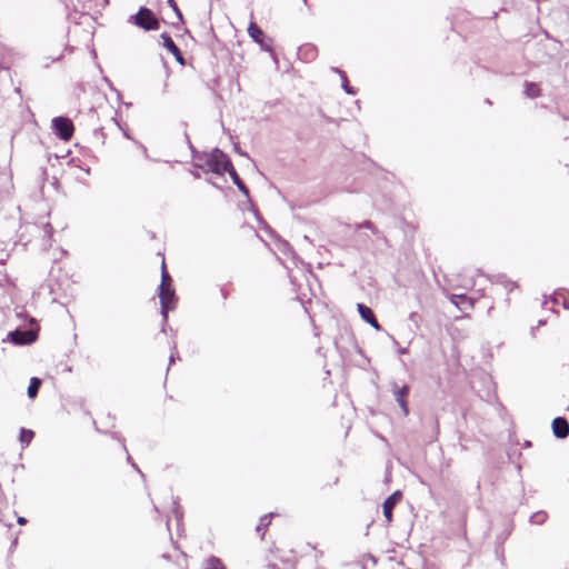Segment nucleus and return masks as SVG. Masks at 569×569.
I'll return each mask as SVG.
<instances>
[{"label": "nucleus", "mask_w": 569, "mask_h": 569, "mask_svg": "<svg viewBox=\"0 0 569 569\" xmlns=\"http://www.w3.org/2000/svg\"><path fill=\"white\" fill-rule=\"evenodd\" d=\"M401 498V493L396 491L390 497H388L383 502V516L387 522H391L392 520V509L398 503Z\"/></svg>", "instance_id": "nucleus-8"}, {"label": "nucleus", "mask_w": 569, "mask_h": 569, "mask_svg": "<svg viewBox=\"0 0 569 569\" xmlns=\"http://www.w3.org/2000/svg\"><path fill=\"white\" fill-rule=\"evenodd\" d=\"M409 393L408 386H403L401 388L395 387V397L396 401L399 403L400 408L402 409L403 413L407 416L409 412L408 405L406 401V397Z\"/></svg>", "instance_id": "nucleus-11"}, {"label": "nucleus", "mask_w": 569, "mask_h": 569, "mask_svg": "<svg viewBox=\"0 0 569 569\" xmlns=\"http://www.w3.org/2000/svg\"><path fill=\"white\" fill-rule=\"evenodd\" d=\"M568 410H569V406H568Z\"/></svg>", "instance_id": "nucleus-31"}, {"label": "nucleus", "mask_w": 569, "mask_h": 569, "mask_svg": "<svg viewBox=\"0 0 569 569\" xmlns=\"http://www.w3.org/2000/svg\"><path fill=\"white\" fill-rule=\"evenodd\" d=\"M128 23L133 24L144 31L158 30L160 28L158 18L150 9L146 7H141L136 14H131L128 18Z\"/></svg>", "instance_id": "nucleus-2"}, {"label": "nucleus", "mask_w": 569, "mask_h": 569, "mask_svg": "<svg viewBox=\"0 0 569 569\" xmlns=\"http://www.w3.org/2000/svg\"><path fill=\"white\" fill-rule=\"evenodd\" d=\"M272 516H273V513H269V515H266L260 518L259 525L257 526L256 530L258 533L261 535V537L264 536V531L268 528V526L270 525Z\"/></svg>", "instance_id": "nucleus-17"}, {"label": "nucleus", "mask_w": 569, "mask_h": 569, "mask_svg": "<svg viewBox=\"0 0 569 569\" xmlns=\"http://www.w3.org/2000/svg\"><path fill=\"white\" fill-rule=\"evenodd\" d=\"M551 300L555 305L561 303L565 309H569V299L566 297L565 291L555 292Z\"/></svg>", "instance_id": "nucleus-16"}, {"label": "nucleus", "mask_w": 569, "mask_h": 569, "mask_svg": "<svg viewBox=\"0 0 569 569\" xmlns=\"http://www.w3.org/2000/svg\"><path fill=\"white\" fill-rule=\"evenodd\" d=\"M127 461L131 463V466L143 477V473L140 471V469L137 467V465L132 461L131 456L127 457Z\"/></svg>", "instance_id": "nucleus-27"}, {"label": "nucleus", "mask_w": 569, "mask_h": 569, "mask_svg": "<svg viewBox=\"0 0 569 569\" xmlns=\"http://www.w3.org/2000/svg\"><path fill=\"white\" fill-rule=\"evenodd\" d=\"M342 79V88L348 94H355L353 89L348 84L347 77L343 71L337 70Z\"/></svg>", "instance_id": "nucleus-24"}, {"label": "nucleus", "mask_w": 569, "mask_h": 569, "mask_svg": "<svg viewBox=\"0 0 569 569\" xmlns=\"http://www.w3.org/2000/svg\"><path fill=\"white\" fill-rule=\"evenodd\" d=\"M362 227H365V228H371V227H372V224H371V222H370V221H366V222L362 224Z\"/></svg>", "instance_id": "nucleus-30"}, {"label": "nucleus", "mask_w": 569, "mask_h": 569, "mask_svg": "<svg viewBox=\"0 0 569 569\" xmlns=\"http://www.w3.org/2000/svg\"><path fill=\"white\" fill-rule=\"evenodd\" d=\"M206 569H224L222 561L217 557L208 558Z\"/></svg>", "instance_id": "nucleus-20"}, {"label": "nucleus", "mask_w": 569, "mask_h": 569, "mask_svg": "<svg viewBox=\"0 0 569 569\" xmlns=\"http://www.w3.org/2000/svg\"><path fill=\"white\" fill-rule=\"evenodd\" d=\"M547 520V513L545 511H537L530 517V522L533 525H542Z\"/></svg>", "instance_id": "nucleus-22"}, {"label": "nucleus", "mask_w": 569, "mask_h": 569, "mask_svg": "<svg viewBox=\"0 0 569 569\" xmlns=\"http://www.w3.org/2000/svg\"><path fill=\"white\" fill-rule=\"evenodd\" d=\"M232 179L233 183L238 187V189L246 196L249 197V190L246 187V184L241 181L239 178L237 171L234 170L233 166L229 167V170L227 171Z\"/></svg>", "instance_id": "nucleus-13"}, {"label": "nucleus", "mask_w": 569, "mask_h": 569, "mask_svg": "<svg viewBox=\"0 0 569 569\" xmlns=\"http://www.w3.org/2000/svg\"><path fill=\"white\" fill-rule=\"evenodd\" d=\"M248 33L249 36L261 46L262 49L270 51V48L263 43V32L262 30L256 24V22L251 21L248 27Z\"/></svg>", "instance_id": "nucleus-10"}, {"label": "nucleus", "mask_w": 569, "mask_h": 569, "mask_svg": "<svg viewBox=\"0 0 569 569\" xmlns=\"http://www.w3.org/2000/svg\"><path fill=\"white\" fill-rule=\"evenodd\" d=\"M26 522H27L26 518H23V517H19L18 518V523L19 525H24Z\"/></svg>", "instance_id": "nucleus-29"}, {"label": "nucleus", "mask_w": 569, "mask_h": 569, "mask_svg": "<svg viewBox=\"0 0 569 569\" xmlns=\"http://www.w3.org/2000/svg\"><path fill=\"white\" fill-rule=\"evenodd\" d=\"M450 301L462 311L469 310L473 307L471 298L466 295H451Z\"/></svg>", "instance_id": "nucleus-12"}, {"label": "nucleus", "mask_w": 569, "mask_h": 569, "mask_svg": "<svg viewBox=\"0 0 569 569\" xmlns=\"http://www.w3.org/2000/svg\"><path fill=\"white\" fill-rule=\"evenodd\" d=\"M37 338L32 330H14L8 335V339L16 345H29Z\"/></svg>", "instance_id": "nucleus-5"}, {"label": "nucleus", "mask_w": 569, "mask_h": 569, "mask_svg": "<svg viewBox=\"0 0 569 569\" xmlns=\"http://www.w3.org/2000/svg\"><path fill=\"white\" fill-rule=\"evenodd\" d=\"M53 132L64 141H68L73 134V124L70 119L57 117L52 120Z\"/></svg>", "instance_id": "nucleus-4"}, {"label": "nucleus", "mask_w": 569, "mask_h": 569, "mask_svg": "<svg viewBox=\"0 0 569 569\" xmlns=\"http://www.w3.org/2000/svg\"><path fill=\"white\" fill-rule=\"evenodd\" d=\"M357 309L359 311V315H360L361 319L365 322L369 323L377 331L381 330V326L377 321L373 311L369 307H367L363 303H358L357 305Z\"/></svg>", "instance_id": "nucleus-6"}, {"label": "nucleus", "mask_w": 569, "mask_h": 569, "mask_svg": "<svg viewBox=\"0 0 569 569\" xmlns=\"http://www.w3.org/2000/svg\"><path fill=\"white\" fill-rule=\"evenodd\" d=\"M299 56L307 61L313 60L317 56V49L311 44H305L299 48Z\"/></svg>", "instance_id": "nucleus-14"}, {"label": "nucleus", "mask_w": 569, "mask_h": 569, "mask_svg": "<svg viewBox=\"0 0 569 569\" xmlns=\"http://www.w3.org/2000/svg\"><path fill=\"white\" fill-rule=\"evenodd\" d=\"M46 233H48V234L52 233V227L50 224H46Z\"/></svg>", "instance_id": "nucleus-28"}, {"label": "nucleus", "mask_w": 569, "mask_h": 569, "mask_svg": "<svg viewBox=\"0 0 569 569\" xmlns=\"http://www.w3.org/2000/svg\"><path fill=\"white\" fill-rule=\"evenodd\" d=\"M61 58H62V50H60L56 54H43L42 58H41V64L44 68H48L51 62L59 61Z\"/></svg>", "instance_id": "nucleus-19"}, {"label": "nucleus", "mask_w": 569, "mask_h": 569, "mask_svg": "<svg viewBox=\"0 0 569 569\" xmlns=\"http://www.w3.org/2000/svg\"><path fill=\"white\" fill-rule=\"evenodd\" d=\"M161 39H162L163 47L174 56L176 60L180 64H184L182 53H181L180 49L177 47V44L173 42L172 38L168 33L164 32L161 34Z\"/></svg>", "instance_id": "nucleus-7"}, {"label": "nucleus", "mask_w": 569, "mask_h": 569, "mask_svg": "<svg viewBox=\"0 0 569 569\" xmlns=\"http://www.w3.org/2000/svg\"><path fill=\"white\" fill-rule=\"evenodd\" d=\"M525 94L529 98H537L540 94V89L535 82L525 83Z\"/></svg>", "instance_id": "nucleus-15"}, {"label": "nucleus", "mask_w": 569, "mask_h": 569, "mask_svg": "<svg viewBox=\"0 0 569 569\" xmlns=\"http://www.w3.org/2000/svg\"><path fill=\"white\" fill-rule=\"evenodd\" d=\"M168 3L169 6L172 8V10L174 11V13L177 14V17L179 18V20H182V13L181 11L179 10L177 3L174 0H168Z\"/></svg>", "instance_id": "nucleus-25"}, {"label": "nucleus", "mask_w": 569, "mask_h": 569, "mask_svg": "<svg viewBox=\"0 0 569 569\" xmlns=\"http://www.w3.org/2000/svg\"><path fill=\"white\" fill-rule=\"evenodd\" d=\"M198 160L201 162L197 167L217 174H223L232 166L228 157L219 149H213L210 153L199 157Z\"/></svg>", "instance_id": "nucleus-1"}, {"label": "nucleus", "mask_w": 569, "mask_h": 569, "mask_svg": "<svg viewBox=\"0 0 569 569\" xmlns=\"http://www.w3.org/2000/svg\"><path fill=\"white\" fill-rule=\"evenodd\" d=\"M178 355L176 345L172 346V351L169 359V365L173 363L176 360V356Z\"/></svg>", "instance_id": "nucleus-26"}, {"label": "nucleus", "mask_w": 569, "mask_h": 569, "mask_svg": "<svg viewBox=\"0 0 569 569\" xmlns=\"http://www.w3.org/2000/svg\"><path fill=\"white\" fill-rule=\"evenodd\" d=\"M552 431L553 435L559 438L563 439L569 433V425L565 418L557 417L552 421Z\"/></svg>", "instance_id": "nucleus-9"}, {"label": "nucleus", "mask_w": 569, "mask_h": 569, "mask_svg": "<svg viewBox=\"0 0 569 569\" xmlns=\"http://www.w3.org/2000/svg\"><path fill=\"white\" fill-rule=\"evenodd\" d=\"M172 279L166 270L164 261H162L161 283L159 287H171Z\"/></svg>", "instance_id": "nucleus-23"}, {"label": "nucleus", "mask_w": 569, "mask_h": 569, "mask_svg": "<svg viewBox=\"0 0 569 569\" xmlns=\"http://www.w3.org/2000/svg\"><path fill=\"white\" fill-rule=\"evenodd\" d=\"M40 383H41V382H40V380H39L38 378H32V379L30 380V385H29V387H28V396H29L30 398L36 397V395H37V392H38V390H39Z\"/></svg>", "instance_id": "nucleus-21"}, {"label": "nucleus", "mask_w": 569, "mask_h": 569, "mask_svg": "<svg viewBox=\"0 0 569 569\" xmlns=\"http://www.w3.org/2000/svg\"><path fill=\"white\" fill-rule=\"evenodd\" d=\"M159 298L163 322L168 321V311L174 308V290L171 287H159Z\"/></svg>", "instance_id": "nucleus-3"}, {"label": "nucleus", "mask_w": 569, "mask_h": 569, "mask_svg": "<svg viewBox=\"0 0 569 569\" xmlns=\"http://www.w3.org/2000/svg\"><path fill=\"white\" fill-rule=\"evenodd\" d=\"M33 436H34V433L32 430L22 428L20 430V436H19V440H20L22 447L29 446Z\"/></svg>", "instance_id": "nucleus-18"}]
</instances>
